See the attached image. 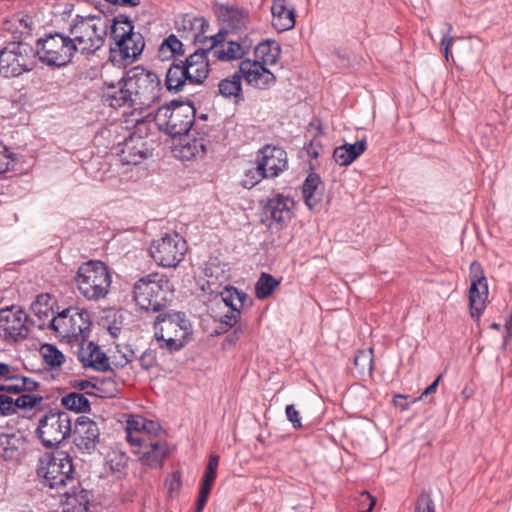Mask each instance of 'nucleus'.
Here are the masks:
<instances>
[{
    "mask_svg": "<svg viewBox=\"0 0 512 512\" xmlns=\"http://www.w3.org/2000/svg\"><path fill=\"white\" fill-rule=\"evenodd\" d=\"M108 22V61L118 68H126L138 61L145 49V38L135 31L133 20L124 13L114 16Z\"/></svg>",
    "mask_w": 512,
    "mask_h": 512,
    "instance_id": "f257e3e1",
    "label": "nucleus"
},
{
    "mask_svg": "<svg viewBox=\"0 0 512 512\" xmlns=\"http://www.w3.org/2000/svg\"><path fill=\"white\" fill-rule=\"evenodd\" d=\"M153 328L159 348L170 354L181 351L193 339V324L183 311L171 309L159 313Z\"/></svg>",
    "mask_w": 512,
    "mask_h": 512,
    "instance_id": "f03ea898",
    "label": "nucleus"
},
{
    "mask_svg": "<svg viewBox=\"0 0 512 512\" xmlns=\"http://www.w3.org/2000/svg\"><path fill=\"white\" fill-rule=\"evenodd\" d=\"M196 107L190 98L173 99L160 106L154 120L159 130L172 138L188 136L196 121Z\"/></svg>",
    "mask_w": 512,
    "mask_h": 512,
    "instance_id": "7ed1b4c3",
    "label": "nucleus"
},
{
    "mask_svg": "<svg viewBox=\"0 0 512 512\" xmlns=\"http://www.w3.org/2000/svg\"><path fill=\"white\" fill-rule=\"evenodd\" d=\"M172 292L173 285L167 275L157 272L139 278L133 285V299L146 311L163 313Z\"/></svg>",
    "mask_w": 512,
    "mask_h": 512,
    "instance_id": "20e7f679",
    "label": "nucleus"
},
{
    "mask_svg": "<svg viewBox=\"0 0 512 512\" xmlns=\"http://www.w3.org/2000/svg\"><path fill=\"white\" fill-rule=\"evenodd\" d=\"M80 294L89 301L105 298L112 283L110 267L101 260L83 262L73 277Z\"/></svg>",
    "mask_w": 512,
    "mask_h": 512,
    "instance_id": "39448f33",
    "label": "nucleus"
},
{
    "mask_svg": "<svg viewBox=\"0 0 512 512\" xmlns=\"http://www.w3.org/2000/svg\"><path fill=\"white\" fill-rule=\"evenodd\" d=\"M74 475L73 458L67 451L53 449L45 452L39 459L37 476L44 487L62 489L75 480Z\"/></svg>",
    "mask_w": 512,
    "mask_h": 512,
    "instance_id": "423d86ee",
    "label": "nucleus"
},
{
    "mask_svg": "<svg viewBox=\"0 0 512 512\" xmlns=\"http://www.w3.org/2000/svg\"><path fill=\"white\" fill-rule=\"evenodd\" d=\"M74 42L70 35L48 31L36 40L38 60L51 69H60L73 62Z\"/></svg>",
    "mask_w": 512,
    "mask_h": 512,
    "instance_id": "0eeeda50",
    "label": "nucleus"
},
{
    "mask_svg": "<svg viewBox=\"0 0 512 512\" xmlns=\"http://www.w3.org/2000/svg\"><path fill=\"white\" fill-rule=\"evenodd\" d=\"M46 449H58L72 436V418L60 409H50L40 419L35 431Z\"/></svg>",
    "mask_w": 512,
    "mask_h": 512,
    "instance_id": "6e6552de",
    "label": "nucleus"
},
{
    "mask_svg": "<svg viewBox=\"0 0 512 512\" xmlns=\"http://www.w3.org/2000/svg\"><path fill=\"white\" fill-rule=\"evenodd\" d=\"M124 76L137 105L149 107L160 98L162 84L154 71L138 65L130 68Z\"/></svg>",
    "mask_w": 512,
    "mask_h": 512,
    "instance_id": "1a4fd4ad",
    "label": "nucleus"
},
{
    "mask_svg": "<svg viewBox=\"0 0 512 512\" xmlns=\"http://www.w3.org/2000/svg\"><path fill=\"white\" fill-rule=\"evenodd\" d=\"M186 241L178 233H166L160 239L153 240L149 253L155 263L164 268H175L183 260Z\"/></svg>",
    "mask_w": 512,
    "mask_h": 512,
    "instance_id": "9d476101",
    "label": "nucleus"
},
{
    "mask_svg": "<svg viewBox=\"0 0 512 512\" xmlns=\"http://www.w3.org/2000/svg\"><path fill=\"white\" fill-rule=\"evenodd\" d=\"M470 287L468 290L471 318L479 323L486 308L488 282L482 264L474 260L469 267Z\"/></svg>",
    "mask_w": 512,
    "mask_h": 512,
    "instance_id": "9b49d317",
    "label": "nucleus"
},
{
    "mask_svg": "<svg viewBox=\"0 0 512 512\" xmlns=\"http://www.w3.org/2000/svg\"><path fill=\"white\" fill-rule=\"evenodd\" d=\"M29 316L17 305L0 309V337L18 343L28 337Z\"/></svg>",
    "mask_w": 512,
    "mask_h": 512,
    "instance_id": "f8f14e48",
    "label": "nucleus"
},
{
    "mask_svg": "<svg viewBox=\"0 0 512 512\" xmlns=\"http://www.w3.org/2000/svg\"><path fill=\"white\" fill-rule=\"evenodd\" d=\"M213 8L222 25L217 33L224 32L221 45L229 35L244 33L248 29L250 12L247 8L222 3H215Z\"/></svg>",
    "mask_w": 512,
    "mask_h": 512,
    "instance_id": "ddd939ff",
    "label": "nucleus"
},
{
    "mask_svg": "<svg viewBox=\"0 0 512 512\" xmlns=\"http://www.w3.org/2000/svg\"><path fill=\"white\" fill-rule=\"evenodd\" d=\"M223 34L224 32H220L209 36L210 46L206 48L199 47L182 60L188 72H190V75L199 78V80L195 82V85H202L208 78L211 72L209 54L211 53L213 55V49L217 46H221Z\"/></svg>",
    "mask_w": 512,
    "mask_h": 512,
    "instance_id": "4468645a",
    "label": "nucleus"
},
{
    "mask_svg": "<svg viewBox=\"0 0 512 512\" xmlns=\"http://www.w3.org/2000/svg\"><path fill=\"white\" fill-rule=\"evenodd\" d=\"M73 444L83 454H93L100 442V430L98 424L87 416L76 418L72 428Z\"/></svg>",
    "mask_w": 512,
    "mask_h": 512,
    "instance_id": "2eb2a0df",
    "label": "nucleus"
},
{
    "mask_svg": "<svg viewBox=\"0 0 512 512\" xmlns=\"http://www.w3.org/2000/svg\"><path fill=\"white\" fill-rule=\"evenodd\" d=\"M256 160L264 163V169L270 179L278 177L288 169V155L278 145L265 144L256 152Z\"/></svg>",
    "mask_w": 512,
    "mask_h": 512,
    "instance_id": "dca6fc26",
    "label": "nucleus"
},
{
    "mask_svg": "<svg viewBox=\"0 0 512 512\" xmlns=\"http://www.w3.org/2000/svg\"><path fill=\"white\" fill-rule=\"evenodd\" d=\"M176 29L182 39L191 40V43H205L209 41V36L205 32L209 28L208 20L203 16H194L192 14H183L181 21H176Z\"/></svg>",
    "mask_w": 512,
    "mask_h": 512,
    "instance_id": "f3484780",
    "label": "nucleus"
},
{
    "mask_svg": "<svg viewBox=\"0 0 512 512\" xmlns=\"http://www.w3.org/2000/svg\"><path fill=\"white\" fill-rule=\"evenodd\" d=\"M131 91L130 87L126 86V78L123 76L118 83L104 82L102 98L113 108L135 107L137 104Z\"/></svg>",
    "mask_w": 512,
    "mask_h": 512,
    "instance_id": "a211bd4d",
    "label": "nucleus"
},
{
    "mask_svg": "<svg viewBox=\"0 0 512 512\" xmlns=\"http://www.w3.org/2000/svg\"><path fill=\"white\" fill-rule=\"evenodd\" d=\"M199 80L197 76L192 77L182 60H173L167 69L164 86L171 94L182 92L187 84L195 85Z\"/></svg>",
    "mask_w": 512,
    "mask_h": 512,
    "instance_id": "6ab92c4d",
    "label": "nucleus"
},
{
    "mask_svg": "<svg viewBox=\"0 0 512 512\" xmlns=\"http://www.w3.org/2000/svg\"><path fill=\"white\" fill-rule=\"evenodd\" d=\"M195 132L199 137L184 136L185 138L180 142L179 156L182 160L191 161L197 158H203L207 152L206 136L209 129L207 126L195 127Z\"/></svg>",
    "mask_w": 512,
    "mask_h": 512,
    "instance_id": "aec40b11",
    "label": "nucleus"
},
{
    "mask_svg": "<svg viewBox=\"0 0 512 512\" xmlns=\"http://www.w3.org/2000/svg\"><path fill=\"white\" fill-rule=\"evenodd\" d=\"M293 203V199L289 196H284L281 193H276L273 198L266 201L261 200L260 204L263 205L262 212L266 217L277 224H283L291 219L292 211L288 203Z\"/></svg>",
    "mask_w": 512,
    "mask_h": 512,
    "instance_id": "412c9836",
    "label": "nucleus"
},
{
    "mask_svg": "<svg viewBox=\"0 0 512 512\" xmlns=\"http://www.w3.org/2000/svg\"><path fill=\"white\" fill-rule=\"evenodd\" d=\"M58 307L57 301L48 293H41L36 296L30 305V310L36 316V320L29 317V324L40 330L47 328L50 317H53L54 308Z\"/></svg>",
    "mask_w": 512,
    "mask_h": 512,
    "instance_id": "4be33fe9",
    "label": "nucleus"
},
{
    "mask_svg": "<svg viewBox=\"0 0 512 512\" xmlns=\"http://www.w3.org/2000/svg\"><path fill=\"white\" fill-rule=\"evenodd\" d=\"M77 315L81 321V325L73 327L72 329H64V334L62 335L60 341L66 342L68 344L78 343V351L83 352L84 344L87 342L90 336L93 322L89 311L85 308H82L80 311H78Z\"/></svg>",
    "mask_w": 512,
    "mask_h": 512,
    "instance_id": "5701e85b",
    "label": "nucleus"
},
{
    "mask_svg": "<svg viewBox=\"0 0 512 512\" xmlns=\"http://www.w3.org/2000/svg\"><path fill=\"white\" fill-rule=\"evenodd\" d=\"M150 155L142 136L131 134L122 144L120 157L123 163L137 165Z\"/></svg>",
    "mask_w": 512,
    "mask_h": 512,
    "instance_id": "b1692460",
    "label": "nucleus"
},
{
    "mask_svg": "<svg viewBox=\"0 0 512 512\" xmlns=\"http://www.w3.org/2000/svg\"><path fill=\"white\" fill-rule=\"evenodd\" d=\"M108 34V22L103 21V27L100 31V34L92 35L89 37H83L82 35H77L76 37H72L70 35V39L74 42L73 49V58L75 57L77 52H80L84 56H90L96 53L105 43L106 37Z\"/></svg>",
    "mask_w": 512,
    "mask_h": 512,
    "instance_id": "393cba45",
    "label": "nucleus"
},
{
    "mask_svg": "<svg viewBox=\"0 0 512 512\" xmlns=\"http://www.w3.org/2000/svg\"><path fill=\"white\" fill-rule=\"evenodd\" d=\"M324 182L318 173L310 172L303 181L301 191L305 205L313 210L322 202L324 193Z\"/></svg>",
    "mask_w": 512,
    "mask_h": 512,
    "instance_id": "a878e982",
    "label": "nucleus"
},
{
    "mask_svg": "<svg viewBox=\"0 0 512 512\" xmlns=\"http://www.w3.org/2000/svg\"><path fill=\"white\" fill-rule=\"evenodd\" d=\"M366 149L367 141L363 138L354 143H344L335 147L332 157L337 164L342 167H347L357 160Z\"/></svg>",
    "mask_w": 512,
    "mask_h": 512,
    "instance_id": "bb28decb",
    "label": "nucleus"
},
{
    "mask_svg": "<svg viewBox=\"0 0 512 512\" xmlns=\"http://www.w3.org/2000/svg\"><path fill=\"white\" fill-rule=\"evenodd\" d=\"M27 439L16 433H0V457L4 461H18L22 457L21 447Z\"/></svg>",
    "mask_w": 512,
    "mask_h": 512,
    "instance_id": "cd10ccee",
    "label": "nucleus"
},
{
    "mask_svg": "<svg viewBox=\"0 0 512 512\" xmlns=\"http://www.w3.org/2000/svg\"><path fill=\"white\" fill-rule=\"evenodd\" d=\"M272 26L278 32H284L294 28L296 24L295 9H287L284 0H274L272 7Z\"/></svg>",
    "mask_w": 512,
    "mask_h": 512,
    "instance_id": "c85d7f7f",
    "label": "nucleus"
},
{
    "mask_svg": "<svg viewBox=\"0 0 512 512\" xmlns=\"http://www.w3.org/2000/svg\"><path fill=\"white\" fill-rule=\"evenodd\" d=\"M242 76L239 69L232 75L222 79L218 83V93L226 99L234 98V103L239 104L244 101L242 87Z\"/></svg>",
    "mask_w": 512,
    "mask_h": 512,
    "instance_id": "c756f323",
    "label": "nucleus"
},
{
    "mask_svg": "<svg viewBox=\"0 0 512 512\" xmlns=\"http://www.w3.org/2000/svg\"><path fill=\"white\" fill-rule=\"evenodd\" d=\"M148 451H145L140 456V461L152 469H161L164 460L169 456L170 450L168 444L160 441L151 442Z\"/></svg>",
    "mask_w": 512,
    "mask_h": 512,
    "instance_id": "7c9ffc66",
    "label": "nucleus"
},
{
    "mask_svg": "<svg viewBox=\"0 0 512 512\" xmlns=\"http://www.w3.org/2000/svg\"><path fill=\"white\" fill-rule=\"evenodd\" d=\"M95 19L99 21L102 20L100 16L92 14H89L87 16L76 15V17L69 24L68 33H66V35H71L72 37H76L77 35L89 37L92 35L100 34L102 28L98 27L95 23H90V21H93Z\"/></svg>",
    "mask_w": 512,
    "mask_h": 512,
    "instance_id": "2f4dec72",
    "label": "nucleus"
},
{
    "mask_svg": "<svg viewBox=\"0 0 512 512\" xmlns=\"http://www.w3.org/2000/svg\"><path fill=\"white\" fill-rule=\"evenodd\" d=\"M245 50L237 39L226 38V41L213 49V57L221 62H232L245 59Z\"/></svg>",
    "mask_w": 512,
    "mask_h": 512,
    "instance_id": "473e14b6",
    "label": "nucleus"
},
{
    "mask_svg": "<svg viewBox=\"0 0 512 512\" xmlns=\"http://www.w3.org/2000/svg\"><path fill=\"white\" fill-rule=\"evenodd\" d=\"M15 50L11 47L10 42L0 49V75L5 78L20 76L17 73L20 69L19 63L16 62Z\"/></svg>",
    "mask_w": 512,
    "mask_h": 512,
    "instance_id": "72a5a7b5",
    "label": "nucleus"
},
{
    "mask_svg": "<svg viewBox=\"0 0 512 512\" xmlns=\"http://www.w3.org/2000/svg\"><path fill=\"white\" fill-rule=\"evenodd\" d=\"M281 45L274 39H263L254 48L256 58L267 59L270 65H275L281 56Z\"/></svg>",
    "mask_w": 512,
    "mask_h": 512,
    "instance_id": "f704fd0d",
    "label": "nucleus"
},
{
    "mask_svg": "<svg viewBox=\"0 0 512 512\" xmlns=\"http://www.w3.org/2000/svg\"><path fill=\"white\" fill-rule=\"evenodd\" d=\"M61 406L76 414L90 413L91 402L80 392H69L61 398Z\"/></svg>",
    "mask_w": 512,
    "mask_h": 512,
    "instance_id": "c9c22d12",
    "label": "nucleus"
},
{
    "mask_svg": "<svg viewBox=\"0 0 512 512\" xmlns=\"http://www.w3.org/2000/svg\"><path fill=\"white\" fill-rule=\"evenodd\" d=\"M77 358L85 369L91 368L98 372H112L115 374L114 369L110 365L109 357L102 350L96 353L95 359L91 358V355L85 356L83 352L77 351Z\"/></svg>",
    "mask_w": 512,
    "mask_h": 512,
    "instance_id": "e433bc0d",
    "label": "nucleus"
},
{
    "mask_svg": "<svg viewBox=\"0 0 512 512\" xmlns=\"http://www.w3.org/2000/svg\"><path fill=\"white\" fill-rule=\"evenodd\" d=\"M280 284L281 279H277L272 274L262 272L254 285L256 298L258 300L268 299Z\"/></svg>",
    "mask_w": 512,
    "mask_h": 512,
    "instance_id": "4c0bfd02",
    "label": "nucleus"
},
{
    "mask_svg": "<svg viewBox=\"0 0 512 512\" xmlns=\"http://www.w3.org/2000/svg\"><path fill=\"white\" fill-rule=\"evenodd\" d=\"M250 59H243L239 64V73H241L242 78L245 79L247 84L254 88L258 89H267L273 83H266V75L258 72L249 66Z\"/></svg>",
    "mask_w": 512,
    "mask_h": 512,
    "instance_id": "58836bf2",
    "label": "nucleus"
},
{
    "mask_svg": "<svg viewBox=\"0 0 512 512\" xmlns=\"http://www.w3.org/2000/svg\"><path fill=\"white\" fill-rule=\"evenodd\" d=\"M43 361L50 370L60 368L66 361L65 355L51 343H44L40 347Z\"/></svg>",
    "mask_w": 512,
    "mask_h": 512,
    "instance_id": "ea45409f",
    "label": "nucleus"
},
{
    "mask_svg": "<svg viewBox=\"0 0 512 512\" xmlns=\"http://www.w3.org/2000/svg\"><path fill=\"white\" fill-rule=\"evenodd\" d=\"M264 163H266V161L263 160V162H258L255 159L256 166L246 170L243 179L240 182L243 188L250 190L259 184L263 179H270L265 172Z\"/></svg>",
    "mask_w": 512,
    "mask_h": 512,
    "instance_id": "a19ab883",
    "label": "nucleus"
},
{
    "mask_svg": "<svg viewBox=\"0 0 512 512\" xmlns=\"http://www.w3.org/2000/svg\"><path fill=\"white\" fill-rule=\"evenodd\" d=\"M63 495L66 497L65 505H79L80 507L86 506L89 508L90 498L88 490L84 488L77 490L75 486H72Z\"/></svg>",
    "mask_w": 512,
    "mask_h": 512,
    "instance_id": "79ce46f5",
    "label": "nucleus"
},
{
    "mask_svg": "<svg viewBox=\"0 0 512 512\" xmlns=\"http://www.w3.org/2000/svg\"><path fill=\"white\" fill-rule=\"evenodd\" d=\"M44 398L41 395H36L32 393H21L15 401L16 412L18 410H32L38 407Z\"/></svg>",
    "mask_w": 512,
    "mask_h": 512,
    "instance_id": "37998d69",
    "label": "nucleus"
},
{
    "mask_svg": "<svg viewBox=\"0 0 512 512\" xmlns=\"http://www.w3.org/2000/svg\"><path fill=\"white\" fill-rule=\"evenodd\" d=\"M237 315L234 313H226L220 317L218 324L211 331L210 336L216 337L229 332L230 329L235 327L237 323Z\"/></svg>",
    "mask_w": 512,
    "mask_h": 512,
    "instance_id": "c03bdc74",
    "label": "nucleus"
},
{
    "mask_svg": "<svg viewBox=\"0 0 512 512\" xmlns=\"http://www.w3.org/2000/svg\"><path fill=\"white\" fill-rule=\"evenodd\" d=\"M162 48L168 49L170 56H173L175 59L185 54L184 44L175 34H170L163 39Z\"/></svg>",
    "mask_w": 512,
    "mask_h": 512,
    "instance_id": "a18cd8bd",
    "label": "nucleus"
},
{
    "mask_svg": "<svg viewBox=\"0 0 512 512\" xmlns=\"http://www.w3.org/2000/svg\"><path fill=\"white\" fill-rule=\"evenodd\" d=\"M74 310L75 312L80 311L81 309L77 307L69 306L62 311L55 312L53 314V317L50 318V320L47 323V329H50L56 333L57 336H60L62 338V335L64 334V330H60V326L56 324V320L59 319H69L70 318V312Z\"/></svg>",
    "mask_w": 512,
    "mask_h": 512,
    "instance_id": "49530a36",
    "label": "nucleus"
},
{
    "mask_svg": "<svg viewBox=\"0 0 512 512\" xmlns=\"http://www.w3.org/2000/svg\"><path fill=\"white\" fill-rule=\"evenodd\" d=\"M373 350L370 349L369 352L360 350L354 357V366L360 372H364L365 369L371 373L373 370Z\"/></svg>",
    "mask_w": 512,
    "mask_h": 512,
    "instance_id": "de8ad7c7",
    "label": "nucleus"
},
{
    "mask_svg": "<svg viewBox=\"0 0 512 512\" xmlns=\"http://www.w3.org/2000/svg\"><path fill=\"white\" fill-rule=\"evenodd\" d=\"M446 31L442 32L441 42H440V50L445 57L446 61L449 62L450 58H453L451 46L454 40V37L450 35L453 27L450 23H445Z\"/></svg>",
    "mask_w": 512,
    "mask_h": 512,
    "instance_id": "09e8293b",
    "label": "nucleus"
},
{
    "mask_svg": "<svg viewBox=\"0 0 512 512\" xmlns=\"http://www.w3.org/2000/svg\"><path fill=\"white\" fill-rule=\"evenodd\" d=\"M268 65H270V62H268L267 59L265 60V59H261V58H256L253 60L250 59V64H249V66L252 67L253 69L266 75V83H275L276 76L270 69H268V67H267Z\"/></svg>",
    "mask_w": 512,
    "mask_h": 512,
    "instance_id": "8fccbe9b",
    "label": "nucleus"
},
{
    "mask_svg": "<svg viewBox=\"0 0 512 512\" xmlns=\"http://www.w3.org/2000/svg\"><path fill=\"white\" fill-rule=\"evenodd\" d=\"M219 460L220 456L218 454L213 453L209 456L208 463L205 467L201 480L215 482Z\"/></svg>",
    "mask_w": 512,
    "mask_h": 512,
    "instance_id": "3c124183",
    "label": "nucleus"
},
{
    "mask_svg": "<svg viewBox=\"0 0 512 512\" xmlns=\"http://www.w3.org/2000/svg\"><path fill=\"white\" fill-rule=\"evenodd\" d=\"M414 512H435L434 502L427 491H422L415 503Z\"/></svg>",
    "mask_w": 512,
    "mask_h": 512,
    "instance_id": "603ef678",
    "label": "nucleus"
},
{
    "mask_svg": "<svg viewBox=\"0 0 512 512\" xmlns=\"http://www.w3.org/2000/svg\"><path fill=\"white\" fill-rule=\"evenodd\" d=\"M24 39L25 38H21V36H19L18 40L10 42L11 47L14 50L21 51V53H23L26 58L33 59V58L37 57L36 45L35 46H31L30 44L25 43Z\"/></svg>",
    "mask_w": 512,
    "mask_h": 512,
    "instance_id": "864d4df0",
    "label": "nucleus"
},
{
    "mask_svg": "<svg viewBox=\"0 0 512 512\" xmlns=\"http://www.w3.org/2000/svg\"><path fill=\"white\" fill-rule=\"evenodd\" d=\"M16 414L14 398L8 394H0V416L7 417Z\"/></svg>",
    "mask_w": 512,
    "mask_h": 512,
    "instance_id": "5fc2aeb1",
    "label": "nucleus"
},
{
    "mask_svg": "<svg viewBox=\"0 0 512 512\" xmlns=\"http://www.w3.org/2000/svg\"><path fill=\"white\" fill-rule=\"evenodd\" d=\"M233 331L229 333L225 339L223 340L221 347L223 350H228L232 346L236 345V343L239 341L241 335L244 333V327L242 324H237L235 327L232 328Z\"/></svg>",
    "mask_w": 512,
    "mask_h": 512,
    "instance_id": "6e6d98bb",
    "label": "nucleus"
},
{
    "mask_svg": "<svg viewBox=\"0 0 512 512\" xmlns=\"http://www.w3.org/2000/svg\"><path fill=\"white\" fill-rule=\"evenodd\" d=\"M139 364L143 370H150L157 363L156 350L146 349L138 358Z\"/></svg>",
    "mask_w": 512,
    "mask_h": 512,
    "instance_id": "4d7b16f0",
    "label": "nucleus"
},
{
    "mask_svg": "<svg viewBox=\"0 0 512 512\" xmlns=\"http://www.w3.org/2000/svg\"><path fill=\"white\" fill-rule=\"evenodd\" d=\"M285 415L294 429H301L303 427L299 411L296 409L294 404L286 405Z\"/></svg>",
    "mask_w": 512,
    "mask_h": 512,
    "instance_id": "13d9d810",
    "label": "nucleus"
},
{
    "mask_svg": "<svg viewBox=\"0 0 512 512\" xmlns=\"http://www.w3.org/2000/svg\"><path fill=\"white\" fill-rule=\"evenodd\" d=\"M147 419L145 418H134L130 417L127 420V426L126 431L127 433L130 432L132 434L133 431L140 432V431H146L150 432L149 428L146 425Z\"/></svg>",
    "mask_w": 512,
    "mask_h": 512,
    "instance_id": "bf43d9fd",
    "label": "nucleus"
},
{
    "mask_svg": "<svg viewBox=\"0 0 512 512\" xmlns=\"http://www.w3.org/2000/svg\"><path fill=\"white\" fill-rule=\"evenodd\" d=\"M13 381H20L21 386L25 387L24 392H27V393H33V392L37 391L40 387V383L37 382L36 380H34L28 376H24V375H20V374H15V378Z\"/></svg>",
    "mask_w": 512,
    "mask_h": 512,
    "instance_id": "052dcab7",
    "label": "nucleus"
},
{
    "mask_svg": "<svg viewBox=\"0 0 512 512\" xmlns=\"http://www.w3.org/2000/svg\"><path fill=\"white\" fill-rule=\"evenodd\" d=\"M16 62L19 63L20 69L17 73L22 75L25 72H29L34 67V61L31 58H26L23 53L19 50H15Z\"/></svg>",
    "mask_w": 512,
    "mask_h": 512,
    "instance_id": "680f3d73",
    "label": "nucleus"
},
{
    "mask_svg": "<svg viewBox=\"0 0 512 512\" xmlns=\"http://www.w3.org/2000/svg\"><path fill=\"white\" fill-rule=\"evenodd\" d=\"M20 26L23 27V30L20 31L21 38H27L32 35L34 20L33 17L25 14L19 19Z\"/></svg>",
    "mask_w": 512,
    "mask_h": 512,
    "instance_id": "e2e57ef3",
    "label": "nucleus"
},
{
    "mask_svg": "<svg viewBox=\"0 0 512 512\" xmlns=\"http://www.w3.org/2000/svg\"><path fill=\"white\" fill-rule=\"evenodd\" d=\"M233 289H234V286L227 285L224 287L223 291L220 293L222 301L230 310H236V304L234 303L236 296L234 295V293H232Z\"/></svg>",
    "mask_w": 512,
    "mask_h": 512,
    "instance_id": "0e129e2a",
    "label": "nucleus"
},
{
    "mask_svg": "<svg viewBox=\"0 0 512 512\" xmlns=\"http://www.w3.org/2000/svg\"><path fill=\"white\" fill-rule=\"evenodd\" d=\"M359 501L360 505H362L359 512H371L376 504V499L367 491L361 493Z\"/></svg>",
    "mask_w": 512,
    "mask_h": 512,
    "instance_id": "69168bd1",
    "label": "nucleus"
},
{
    "mask_svg": "<svg viewBox=\"0 0 512 512\" xmlns=\"http://www.w3.org/2000/svg\"><path fill=\"white\" fill-rule=\"evenodd\" d=\"M105 319L108 321L107 330L112 338H117L121 332V327L118 325L117 313L113 312V315L107 314Z\"/></svg>",
    "mask_w": 512,
    "mask_h": 512,
    "instance_id": "338daca9",
    "label": "nucleus"
},
{
    "mask_svg": "<svg viewBox=\"0 0 512 512\" xmlns=\"http://www.w3.org/2000/svg\"><path fill=\"white\" fill-rule=\"evenodd\" d=\"M322 148V144L320 141L314 137L307 144L304 145L303 149L306 150L307 155L311 159H317L320 155V149Z\"/></svg>",
    "mask_w": 512,
    "mask_h": 512,
    "instance_id": "774afa93",
    "label": "nucleus"
}]
</instances>
